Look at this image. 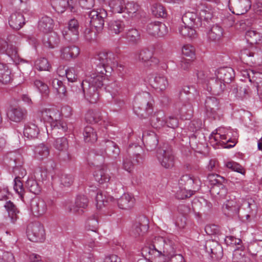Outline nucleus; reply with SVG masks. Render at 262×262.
I'll return each mask as SVG.
<instances>
[{"label":"nucleus","mask_w":262,"mask_h":262,"mask_svg":"<svg viewBox=\"0 0 262 262\" xmlns=\"http://www.w3.org/2000/svg\"><path fill=\"white\" fill-rule=\"evenodd\" d=\"M95 60L97 73L88 76L81 83L85 98L92 103H96L99 99L98 90L103 84V75L108 76L114 68L119 66L112 52H100L96 56Z\"/></svg>","instance_id":"1"},{"label":"nucleus","mask_w":262,"mask_h":262,"mask_svg":"<svg viewBox=\"0 0 262 262\" xmlns=\"http://www.w3.org/2000/svg\"><path fill=\"white\" fill-rule=\"evenodd\" d=\"M175 252L172 242L162 237L155 238L152 244L144 246L141 250L142 256L151 262H166Z\"/></svg>","instance_id":"2"},{"label":"nucleus","mask_w":262,"mask_h":262,"mask_svg":"<svg viewBox=\"0 0 262 262\" xmlns=\"http://www.w3.org/2000/svg\"><path fill=\"white\" fill-rule=\"evenodd\" d=\"M216 79L211 76L210 73L198 71L196 73L199 82L204 85L208 92L220 94L225 88V83H230L234 77V71L231 68L219 69L215 73Z\"/></svg>","instance_id":"3"},{"label":"nucleus","mask_w":262,"mask_h":262,"mask_svg":"<svg viewBox=\"0 0 262 262\" xmlns=\"http://www.w3.org/2000/svg\"><path fill=\"white\" fill-rule=\"evenodd\" d=\"M241 206H243L249 209V213L246 215L247 221H250L251 219H254L257 214V207L255 204L250 203L246 200L242 199L238 200H231L226 202L224 204L223 208L226 209L228 212V215H236L239 212Z\"/></svg>","instance_id":"4"},{"label":"nucleus","mask_w":262,"mask_h":262,"mask_svg":"<svg viewBox=\"0 0 262 262\" xmlns=\"http://www.w3.org/2000/svg\"><path fill=\"white\" fill-rule=\"evenodd\" d=\"M38 116L44 121L49 123L53 130L57 128L64 132L67 129L66 124L60 120V113L55 107L42 108L40 110Z\"/></svg>","instance_id":"5"},{"label":"nucleus","mask_w":262,"mask_h":262,"mask_svg":"<svg viewBox=\"0 0 262 262\" xmlns=\"http://www.w3.org/2000/svg\"><path fill=\"white\" fill-rule=\"evenodd\" d=\"M199 181L189 174L182 176L179 181V190L177 192V197L179 199H184L192 194L194 190L199 188Z\"/></svg>","instance_id":"6"},{"label":"nucleus","mask_w":262,"mask_h":262,"mask_svg":"<svg viewBox=\"0 0 262 262\" xmlns=\"http://www.w3.org/2000/svg\"><path fill=\"white\" fill-rule=\"evenodd\" d=\"M230 131L224 128H219L213 132L209 137L210 143L215 148V146L221 145L223 148H231L235 145H228L227 143L230 142L231 136L229 135Z\"/></svg>","instance_id":"7"},{"label":"nucleus","mask_w":262,"mask_h":262,"mask_svg":"<svg viewBox=\"0 0 262 262\" xmlns=\"http://www.w3.org/2000/svg\"><path fill=\"white\" fill-rule=\"evenodd\" d=\"M28 239L33 242H42L46 238V233L43 225L39 222L30 223L27 229Z\"/></svg>","instance_id":"8"},{"label":"nucleus","mask_w":262,"mask_h":262,"mask_svg":"<svg viewBox=\"0 0 262 262\" xmlns=\"http://www.w3.org/2000/svg\"><path fill=\"white\" fill-rule=\"evenodd\" d=\"M90 25L97 32L101 31L103 28L105 19L107 16L106 11L103 9L93 10L89 12Z\"/></svg>","instance_id":"9"},{"label":"nucleus","mask_w":262,"mask_h":262,"mask_svg":"<svg viewBox=\"0 0 262 262\" xmlns=\"http://www.w3.org/2000/svg\"><path fill=\"white\" fill-rule=\"evenodd\" d=\"M157 157L163 167L170 168L174 165V156L171 149H159Z\"/></svg>","instance_id":"10"},{"label":"nucleus","mask_w":262,"mask_h":262,"mask_svg":"<svg viewBox=\"0 0 262 262\" xmlns=\"http://www.w3.org/2000/svg\"><path fill=\"white\" fill-rule=\"evenodd\" d=\"M30 208L33 214L37 217H40L44 215L48 209L46 202L43 200L38 198H34L31 200Z\"/></svg>","instance_id":"11"},{"label":"nucleus","mask_w":262,"mask_h":262,"mask_svg":"<svg viewBox=\"0 0 262 262\" xmlns=\"http://www.w3.org/2000/svg\"><path fill=\"white\" fill-rule=\"evenodd\" d=\"M7 115L10 121L19 123L25 120L27 116V111L20 107H12L8 110Z\"/></svg>","instance_id":"12"},{"label":"nucleus","mask_w":262,"mask_h":262,"mask_svg":"<svg viewBox=\"0 0 262 262\" xmlns=\"http://www.w3.org/2000/svg\"><path fill=\"white\" fill-rule=\"evenodd\" d=\"M184 25L198 28L202 25L201 18L194 11H186L182 17Z\"/></svg>","instance_id":"13"},{"label":"nucleus","mask_w":262,"mask_h":262,"mask_svg":"<svg viewBox=\"0 0 262 262\" xmlns=\"http://www.w3.org/2000/svg\"><path fill=\"white\" fill-rule=\"evenodd\" d=\"M147 31L151 35L162 37L167 33L168 29L163 23L156 21L147 25Z\"/></svg>","instance_id":"14"},{"label":"nucleus","mask_w":262,"mask_h":262,"mask_svg":"<svg viewBox=\"0 0 262 262\" xmlns=\"http://www.w3.org/2000/svg\"><path fill=\"white\" fill-rule=\"evenodd\" d=\"M246 57H252L250 61L252 63L260 65L262 62V51L256 48L253 50H243L241 51V58L245 59Z\"/></svg>","instance_id":"15"},{"label":"nucleus","mask_w":262,"mask_h":262,"mask_svg":"<svg viewBox=\"0 0 262 262\" xmlns=\"http://www.w3.org/2000/svg\"><path fill=\"white\" fill-rule=\"evenodd\" d=\"M205 108L208 115L215 118L220 109L218 100L214 97H207L205 101Z\"/></svg>","instance_id":"16"},{"label":"nucleus","mask_w":262,"mask_h":262,"mask_svg":"<svg viewBox=\"0 0 262 262\" xmlns=\"http://www.w3.org/2000/svg\"><path fill=\"white\" fill-rule=\"evenodd\" d=\"M149 82L154 89L161 92L165 91L168 86L167 77L161 74L155 75L149 79Z\"/></svg>","instance_id":"17"},{"label":"nucleus","mask_w":262,"mask_h":262,"mask_svg":"<svg viewBox=\"0 0 262 262\" xmlns=\"http://www.w3.org/2000/svg\"><path fill=\"white\" fill-rule=\"evenodd\" d=\"M68 2L69 8L71 12H76L77 11L79 7L84 9H89L93 7L94 5V0H67Z\"/></svg>","instance_id":"18"},{"label":"nucleus","mask_w":262,"mask_h":262,"mask_svg":"<svg viewBox=\"0 0 262 262\" xmlns=\"http://www.w3.org/2000/svg\"><path fill=\"white\" fill-rule=\"evenodd\" d=\"M89 201L85 195H78L76 199L75 205L69 207L70 212L81 213L83 210L88 206Z\"/></svg>","instance_id":"19"},{"label":"nucleus","mask_w":262,"mask_h":262,"mask_svg":"<svg viewBox=\"0 0 262 262\" xmlns=\"http://www.w3.org/2000/svg\"><path fill=\"white\" fill-rule=\"evenodd\" d=\"M10 26L16 30L20 29L25 24V18L23 14L20 12L12 13L9 19Z\"/></svg>","instance_id":"20"},{"label":"nucleus","mask_w":262,"mask_h":262,"mask_svg":"<svg viewBox=\"0 0 262 262\" xmlns=\"http://www.w3.org/2000/svg\"><path fill=\"white\" fill-rule=\"evenodd\" d=\"M135 199L134 197L128 193H124L118 200L117 204L121 209H129L134 206Z\"/></svg>","instance_id":"21"},{"label":"nucleus","mask_w":262,"mask_h":262,"mask_svg":"<svg viewBox=\"0 0 262 262\" xmlns=\"http://www.w3.org/2000/svg\"><path fill=\"white\" fill-rule=\"evenodd\" d=\"M205 248L206 252L212 254V258H219L222 256V247L215 241L210 240L207 241Z\"/></svg>","instance_id":"22"},{"label":"nucleus","mask_w":262,"mask_h":262,"mask_svg":"<svg viewBox=\"0 0 262 262\" xmlns=\"http://www.w3.org/2000/svg\"><path fill=\"white\" fill-rule=\"evenodd\" d=\"M79 52V49L76 46L66 47L61 49L60 57L62 59L69 60L77 57Z\"/></svg>","instance_id":"23"},{"label":"nucleus","mask_w":262,"mask_h":262,"mask_svg":"<svg viewBox=\"0 0 262 262\" xmlns=\"http://www.w3.org/2000/svg\"><path fill=\"white\" fill-rule=\"evenodd\" d=\"M17 52L18 48L15 45L8 43L6 40L0 38V53H6L9 56L16 57Z\"/></svg>","instance_id":"24"},{"label":"nucleus","mask_w":262,"mask_h":262,"mask_svg":"<svg viewBox=\"0 0 262 262\" xmlns=\"http://www.w3.org/2000/svg\"><path fill=\"white\" fill-rule=\"evenodd\" d=\"M105 147V151L101 152L100 158L103 159V155L105 153L111 156L112 157L116 158L120 154V149L117 145L113 141L107 140L103 145Z\"/></svg>","instance_id":"25"},{"label":"nucleus","mask_w":262,"mask_h":262,"mask_svg":"<svg viewBox=\"0 0 262 262\" xmlns=\"http://www.w3.org/2000/svg\"><path fill=\"white\" fill-rule=\"evenodd\" d=\"M136 58L143 62L151 61L155 64L159 63V60L156 57H153L152 52L147 49H143L139 51L136 54Z\"/></svg>","instance_id":"26"},{"label":"nucleus","mask_w":262,"mask_h":262,"mask_svg":"<svg viewBox=\"0 0 262 262\" xmlns=\"http://www.w3.org/2000/svg\"><path fill=\"white\" fill-rule=\"evenodd\" d=\"M53 27V20L48 16L42 17L38 22V28L39 30L45 33L51 31Z\"/></svg>","instance_id":"27"},{"label":"nucleus","mask_w":262,"mask_h":262,"mask_svg":"<svg viewBox=\"0 0 262 262\" xmlns=\"http://www.w3.org/2000/svg\"><path fill=\"white\" fill-rule=\"evenodd\" d=\"M39 133V129L37 126L32 123H29L25 126L24 130V136L28 139L36 138Z\"/></svg>","instance_id":"28"},{"label":"nucleus","mask_w":262,"mask_h":262,"mask_svg":"<svg viewBox=\"0 0 262 262\" xmlns=\"http://www.w3.org/2000/svg\"><path fill=\"white\" fill-rule=\"evenodd\" d=\"M143 142H145V146L147 148L149 147L148 149L152 150L156 148L158 144V139L157 135L152 132L149 134L143 135L142 137Z\"/></svg>","instance_id":"29"},{"label":"nucleus","mask_w":262,"mask_h":262,"mask_svg":"<svg viewBox=\"0 0 262 262\" xmlns=\"http://www.w3.org/2000/svg\"><path fill=\"white\" fill-rule=\"evenodd\" d=\"M145 223L143 224L139 222H136L132 227V234L135 237L143 236L148 230V226L147 220H145Z\"/></svg>","instance_id":"30"},{"label":"nucleus","mask_w":262,"mask_h":262,"mask_svg":"<svg viewBox=\"0 0 262 262\" xmlns=\"http://www.w3.org/2000/svg\"><path fill=\"white\" fill-rule=\"evenodd\" d=\"M34 156L38 160H43L48 158L50 151L48 146L41 143L35 146L34 149Z\"/></svg>","instance_id":"31"},{"label":"nucleus","mask_w":262,"mask_h":262,"mask_svg":"<svg viewBox=\"0 0 262 262\" xmlns=\"http://www.w3.org/2000/svg\"><path fill=\"white\" fill-rule=\"evenodd\" d=\"M11 70L7 64L0 62V82L7 84L11 80Z\"/></svg>","instance_id":"32"},{"label":"nucleus","mask_w":262,"mask_h":262,"mask_svg":"<svg viewBox=\"0 0 262 262\" xmlns=\"http://www.w3.org/2000/svg\"><path fill=\"white\" fill-rule=\"evenodd\" d=\"M96 201L97 208L101 209L106 205L108 202H115V199L112 196L107 197L104 193L99 192L96 195Z\"/></svg>","instance_id":"33"},{"label":"nucleus","mask_w":262,"mask_h":262,"mask_svg":"<svg viewBox=\"0 0 262 262\" xmlns=\"http://www.w3.org/2000/svg\"><path fill=\"white\" fill-rule=\"evenodd\" d=\"M95 180L100 184L108 182L110 177L106 172V170L103 168L96 169L94 173Z\"/></svg>","instance_id":"34"},{"label":"nucleus","mask_w":262,"mask_h":262,"mask_svg":"<svg viewBox=\"0 0 262 262\" xmlns=\"http://www.w3.org/2000/svg\"><path fill=\"white\" fill-rule=\"evenodd\" d=\"M84 140L86 142L94 143L97 140L96 131L90 126H86L83 131Z\"/></svg>","instance_id":"35"},{"label":"nucleus","mask_w":262,"mask_h":262,"mask_svg":"<svg viewBox=\"0 0 262 262\" xmlns=\"http://www.w3.org/2000/svg\"><path fill=\"white\" fill-rule=\"evenodd\" d=\"M4 206L8 212L11 222L14 223L18 219L17 214L19 211L16 206L11 201L7 202Z\"/></svg>","instance_id":"36"},{"label":"nucleus","mask_w":262,"mask_h":262,"mask_svg":"<svg viewBox=\"0 0 262 262\" xmlns=\"http://www.w3.org/2000/svg\"><path fill=\"white\" fill-rule=\"evenodd\" d=\"M210 192L213 196L219 199L224 198L227 193L223 184L211 186Z\"/></svg>","instance_id":"37"},{"label":"nucleus","mask_w":262,"mask_h":262,"mask_svg":"<svg viewBox=\"0 0 262 262\" xmlns=\"http://www.w3.org/2000/svg\"><path fill=\"white\" fill-rule=\"evenodd\" d=\"M124 5V0H111L106 6L110 7L113 12L121 13L123 12Z\"/></svg>","instance_id":"38"},{"label":"nucleus","mask_w":262,"mask_h":262,"mask_svg":"<svg viewBox=\"0 0 262 262\" xmlns=\"http://www.w3.org/2000/svg\"><path fill=\"white\" fill-rule=\"evenodd\" d=\"M223 35V30L219 26H213L208 33V36L212 40H217L220 39Z\"/></svg>","instance_id":"39"},{"label":"nucleus","mask_w":262,"mask_h":262,"mask_svg":"<svg viewBox=\"0 0 262 262\" xmlns=\"http://www.w3.org/2000/svg\"><path fill=\"white\" fill-rule=\"evenodd\" d=\"M164 114L162 112H158L154 115L151 118V124L155 128H159L165 125V120L164 119Z\"/></svg>","instance_id":"40"},{"label":"nucleus","mask_w":262,"mask_h":262,"mask_svg":"<svg viewBox=\"0 0 262 262\" xmlns=\"http://www.w3.org/2000/svg\"><path fill=\"white\" fill-rule=\"evenodd\" d=\"M195 28L184 25V26L179 27V31L180 34L184 37L194 38L196 36V32L194 29Z\"/></svg>","instance_id":"41"},{"label":"nucleus","mask_w":262,"mask_h":262,"mask_svg":"<svg viewBox=\"0 0 262 262\" xmlns=\"http://www.w3.org/2000/svg\"><path fill=\"white\" fill-rule=\"evenodd\" d=\"M85 119L90 123H97L101 120V113L96 111L89 110L85 114Z\"/></svg>","instance_id":"42"},{"label":"nucleus","mask_w":262,"mask_h":262,"mask_svg":"<svg viewBox=\"0 0 262 262\" xmlns=\"http://www.w3.org/2000/svg\"><path fill=\"white\" fill-rule=\"evenodd\" d=\"M246 37L251 44L259 43L262 40V35L254 30H248L246 32Z\"/></svg>","instance_id":"43"},{"label":"nucleus","mask_w":262,"mask_h":262,"mask_svg":"<svg viewBox=\"0 0 262 262\" xmlns=\"http://www.w3.org/2000/svg\"><path fill=\"white\" fill-rule=\"evenodd\" d=\"M53 8L58 13H62L68 8V2L67 0H51Z\"/></svg>","instance_id":"44"},{"label":"nucleus","mask_w":262,"mask_h":262,"mask_svg":"<svg viewBox=\"0 0 262 262\" xmlns=\"http://www.w3.org/2000/svg\"><path fill=\"white\" fill-rule=\"evenodd\" d=\"M124 28L123 23L120 20H111L108 23V29L112 33L118 34Z\"/></svg>","instance_id":"45"},{"label":"nucleus","mask_w":262,"mask_h":262,"mask_svg":"<svg viewBox=\"0 0 262 262\" xmlns=\"http://www.w3.org/2000/svg\"><path fill=\"white\" fill-rule=\"evenodd\" d=\"M27 189L35 194H38L41 191L40 187L37 182L33 178H29L27 180L26 183Z\"/></svg>","instance_id":"46"},{"label":"nucleus","mask_w":262,"mask_h":262,"mask_svg":"<svg viewBox=\"0 0 262 262\" xmlns=\"http://www.w3.org/2000/svg\"><path fill=\"white\" fill-rule=\"evenodd\" d=\"M139 9V6L134 2H128L125 4L123 12L126 13L129 16L133 17Z\"/></svg>","instance_id":"47"},{"label":"nucleus","mask_w":262,"mask_h":262,"mask_svg":"<svg viewBox=\"0 0 262 262\" xmlns=\"http://www.w3.org/2000/svg\"><path fill=\"white\" fill-rule=\"evenodd\" d=\"M151 11L153 15L156 17H165L166 15L165 10L163 6L159 3L152 4Z\"/></svg>","instance_id":"48"},{"label":"nucleus","mask_w":262,"mask_h":262,"mask_svg":"<svg viewBox=\"0 0 262 262\" xmlns=\"http://www.w3.org/2000/svg\"><path fill=\"white\" fill-rule=\"evenodd\" d=\"M35 68L39 71H49L51 66L45 58H39L35 62Z\"/></svg>","instance_id":"49"},{"label":"nucleus","mask_w":262,"mask_h":262,"mask_svg":"<svg viewBox=\"0 0 262 262\" xmlns=\"http://www.w3.org/2000/svg\"><path fill=\"white\" fill-rule=\"evenodd\" d=\"M141 97L144 99L142 102L143 106H146L145 109L147 112L149 113V111L152 109L153 105V100L151 98L150 94L148 93H143L141 95Z\"/></svg>","instance_id":"50"},{"label":"nucleus","mask_w":262,"mask_h":262,"mask_svg":"<svg viewBox=\"0 0 262 262\" xmlns=\"http://www.w3.org/2000/svg\"><path fill=\"white\" fill-rule=\"evenodd\" d=\"M59 41V39L55 32L52 33L49 37H48L47 40L44 38V43L46 46L50 48H54Z\"/></svg>","instance_id":"51"},{"label":"nucleus","mask_w":262,"mask_h":262,"mask_svg":"<svg viewBox=\"0 0 262 262\" xmlns=\"http://www.w3.org/2000/svg\"><path fill=\"white\" fill-rule=\"evenodd\" d=\"M53 145L54 147L59 151L66 150L68 147L67 140L64 137L56 139Z\"/></svg>","instance_id":"52"},{"label":"nucleus","mask_w":262,"mask_h":262,"mask_svg":"<svg viewBox=\"0 0 262 262\" xmlns=\"http://www.w3.org/2000/svg\"><path fill=\"white\" fill-rule=\"evenodd\" d=\"M34 86L39 91L43 96H47L49 93L48 86L42 81L36 80L34 82Z\"/></svg>","instance_id":"53"},{"label":"nucleus","mask_w":262,"mask_h":262,"mask_svg":"<svg viewBox=\"0 0 262 262\" xmlns=\"http://www.w3.org/2000/svg\"><path fill=\"white\" fill-rule=\"evenodd\" d=\"M208 181L212 186L221 185L224 181L223 177L214 173L209 174L207 177Z\"/></svg>","instance_id":"54"},{"label":"nucleus","mask_w":262,"mask_h":262,"mask_svg":"<svg viewBox=\"0 0 262 262\" xmlns=\"http://www.w3.org/2000/svg\"><path fill=\"white\" fill-rule=\"evenodd\" d=\"M126 38L129 41L136 43L140 40V35L137 29H132L127 32Z\"/></svg>","instance_id":"55"},{"label":"nucleus","mask_w":262,"mask_h":262,"mask_svg":"<svg viewBox=\"0 0 262 262\" xmlns=\"http://www.w3.org/2000/svg\"><path fill=\"white\" fill-rule=\"evenodd\" d=\"M255 76L252 82L256 85L257 94L260 98H262V73H256Z\"/></svg>","instance_id":"56"},{"label":"nucleus","mask_w":262,"mask_h":262,"mask_svg":"<svg viewBox=\"0 0 262 262\" xmlns=\"http://www.w3.org/2000/svg\"><path fill=\"white\" fill-rule=\"evenodd\" d=\"M182 53L184 56L190 57L191 59L195 58V49L191 45L187 44L184 45L182 48Z\"/></svg>","instance_id":"57"},{"label":"nucleus","mask_w":262,"mask_h":262,"mask_svg":"<svg viewBox=\"0 0 262 262\" xmlns=\"http://www.w3.org/2000/svg\"><path fill=\"white\" fill-rule=\"evenodd\" d=\"M52 85L57 93L60 95L66 94V87L63 85L62 82L57 79H55L52 81Z\"/></svg>","instance_id":"58"},{"label":"nucleus","mask_w":262,"mask_h":262,"mask_svg":"<svg viewBox=\"0 0 262 262\" xmlns=\"http://www.w3.org/2000/svg\"><path fill=\"white\" fill-rule=\"evenodd\" d=\"M98 227V220L95 217L89 219L85 224V229L88 231L96 232Z\"/></svg>","instance_id":"59"},{"label":"nucleus","mask_w":262,"mask_h":262,"mask_svg":"<svg viewBox=\"0 0 262 262\" xmlns=\"http://www.w3.org/2000/svg\"><path fill=\"white\" fill-rule=\"evenodd\" d=\"M119 85L115 82L111 83L105 87L106 91L111 94L112 98L119 94Z\"/></svg>","instance_id":"60"},{"label":"nucleus","mask_w":262,"mask_h":262,"mask_svg":"<svg viewBox=\"0 0 262 262\" xmlns=\"http://www.w3.org/2000/svg\"><path fill=\"white\" fill-rule=\"evenodd\" d=\"M66 76L68 81L73 82L77 79V69L71 67L66 70Z\"/></svg>","instance_id":"61"},{"label":"nucleus","mask_w":262,"mask_h":262,"mask_svg":"<svg viewBox=\"0 0 262 262\" xmlns=\"http://www.w3.org/2000/svg\"><path fill=\"white\" fill-rule=\"evenodd\" d=\"M14 190L19 195V197L23 200L25 194V190L23 188L22 182L17 178L14 180Z\"/></svg>","instance_id":"62"},{"label":"nucleus","mask_w":262,"mask_h":262,"mask_svg":"<svg viewBox=\"0 0 262 262\" xmlns=\"http://www.w3.org/2000/svg\"><path fill=\"white\" fill-rule=\"evenodd\" d=\"M225 243L228 245L231 246L234 248V246H238L237 249H239L241 246L242 241L239 238H235L232 236H226L225 239Z\"/></svg>","instance_id":"63"},{"label":"nucleus","mask_w":262,"mask_h":262,"mask_svg":"<svg viewBox=\"0 0 262 262\" xmlns=\"http://www.w3.org/2000/svg\"><path fill=\"white\" fill-rule=\"evenodd\" d=\"M202 19L203 18L206 20L211 19L212 17V11L208 7H203L200 10V16Z\"/></svg>","instance_id":"64"}]
</instances>
